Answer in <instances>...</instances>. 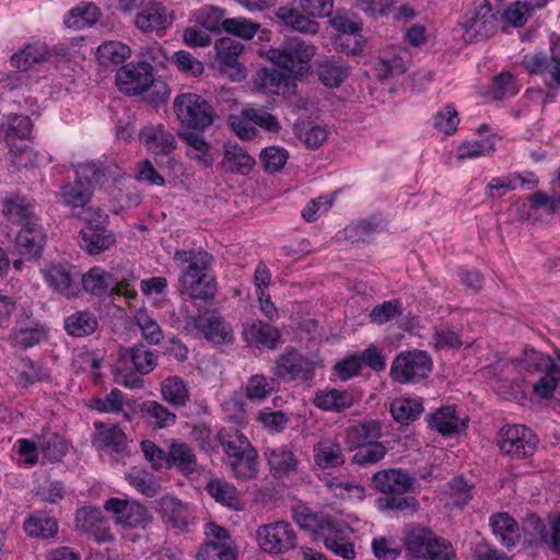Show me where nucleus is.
Here are the masks:
<instances>
[{"label": "nucleus", "mask_w": 560, "mask_h": 560, "mask_svg": "<svg viewBox=\"0 0 560 560\" xmlns=\"http://www.w3.org/2000/svg\"><path fill=\"white\" fill-rule=\"evenodd\" d=\"M131 49L118 40L104 42L97 47L96 57L103 67L118 66L130 57Z\"/></svg>", "instance_id": "4d7b16f0"}, {"label": "nucleus", "mask_w": 560, "mask_h": 560, "mask_svg": "<svg viewBox=\"0 0 560 560\" xmlns=\"http://www.w3.org/2000/svg\"><path fill=\"white\" fill-rule=\"evenodd\" d=\"M98 8L93 3L75 7L67 13L63 24L68 28L83 30L93 26L98 20Z\"/></svg>", "instance_id": "052dcab7"}, {"label": "nucleus", "mask_w": 560, "mask_h": 560, "mask_svg": "<svg viewBox=\"0 0 560 560\" xmlns=\"http://www.w3.org/2000/svg\"><path fill=\"white\" fill-rule=\"evenodd\" d=\"M126 479L131 487L148 498L155 497L161 489L156 477L145 469H133L126 475Z\"/></svg>", "instance_id": "0e129e2a"}, {"label": "nucleus", "mask_w": 560, "mask_h": 560, "mask_svg": "<svg viewBox=\"0 0 560 560\" xmlns=\"http://www.w3.org/2000/svg\"><path fill=\"white\" fill-rule=\"evenodd\" d=\"M69 265L56 264L45 270V279L48 284L61 295L70 299L77 298L80 293L78 271H73Z\"/></svg>", "instance_id": "a878e982"}, {"label": "nucleus", "mask_w": 560, "mask_h": 560, "mask_svg": "<svg viewBox=\"0 0 560 560\" xmlns=\"http://www.w3.org/2000/svg\"><path fill=\"white\" fill-rule=\"evenodd\" d=\"M197 458L194 450L184 442H173L167 451V468L176 467L182 474L190 475L196 470Z\"/></svg>", "instance_id": "49530a36"}, {"label": "nucleus", "mask_w": 560, "mask_h": 560, "mask_svg": "<svg viewBox=\"0 0 560 560\" xmlns=\"http://www.w3.org/2000/svg\"><path fill=\"white\" fill-rule=\"evenodd\" d=\"M245 342L259 350H275L281 340V331L276 326L258 319H247L242 325Z\"/></svg>", "instance_id": "4be33fe9"}, {"label": "nucleus", "mask_w": 560, "mask_h": 560, "mask_svg": "<svg viewBox=\"0 0 560 560\" xmlns=\"http://www.w3.org/2000/svg\"><path fill=\"white\" fill-rule=\"evenodd\" d=\"M33 127L28 116L10 114L5 117V121L0 122V141L11 147L15 139H28Z\"/></svg>", "instance_id": "ea45409f"}, {"label": "nucleus", "mask_w": 560, "mask_h": 560, "mask_svg": "<svg viewBox=\"0 0 560 560\" xmlns=\"http://www.w3.org/2000/svg\"><path fill=\"white\" fill-rule=\"evenodd\" d=\"M49 51L45 45L27 44L11 57V65L22 72L27 71L36 63L49 59Z\"/></svg>", "instance_id": "8fccbe9b"}, {"label": "nucleus", "mask_w": 560, "mask_h": 560, "mask_svg": "<svg viewBox=\"0 0 560 560\" xmlns=\"http://www.w3.org/2000/svg\"><path fill=\"white\" fill-rule=\"evenodd\" d=\"M276 383V377H267L261 373L253 374L244 386V395L249 401L260 402L272 394Z\"/></svg>", "instance_id": "bf43d9fd"}, {"label": "nucleus", "mask_w": 560, "mask_h": 560, "mask_svg": "<svg viewBox=\"0 0 560 560\" xmlns=\"http://www.w3.org/2000/svg\"><path fill=\"white\" fill-rule=\"evenodd\" d=\"M154 82V69L147 61L129 62L118 69L116 83L127 95H139Z\"/></svg>", "instance_id": "ddd939ff"}, {"label": "nucleus", "mask_w": 560, "mask_h": 560, "mask_svg": "<svg viewBox=\"0 0 560 560\" xmlns=\"http://www.w3.org/2000/svg\"><path fill=\"white\" fill-rule=\"evenodd\" d=\"M34 439L38 440L39 451L49 463H60L67 455L68 443L60 433L44 428Z\"/></svg>", "instance_id": "e433bc0d"}, {"label": "nucleus", "mask_w": 560, "mask_h": 560, "mask_svg": "<svg viewBox=\"0 0 560 560\" xmlns=\"http://www.w3.org/2000/svg\"><path fill=\"white\" fill-rule=\"evenodd\" d=\"M140 412L144 421L155 430L173 427L177 420L175 412L155 400H144L140 405Z\"/></svg>", "instance_id": "c03bdc74"}, {"label": "nucleus", "mask_w": 560, "mask_h": 560, "mask_svg": "<svg viewBox=\"0 0 560 560\" xmlns=\"http://www.w3.org/2000/svg\"><path fill=\"white\" fill-rule=\"evenodd\" d=\"M529 521L534 529L540 535L541 540L551 550L560 553V515L550 520V529H547L544 521L537 515H532Z\"/></svg>", "instance_id": "338daca9"}, {"label": "nucleus", "mask_w": 560, "mask_h": 560, "mask_svg": "<svg viewBox=\"0 0 560 560\" xmlns=\"http://www.w3.org/2000/svg\"><path fill=\"white\" fill-rule=\"evenodd\" d=\"M108 215L86 220L80 231V246L90 255H98L115 244V234L107 229Z\"/></svg>", "instance_id": "4468645a"}, {"label": "nucleus", "mask_w": 560, "mask_h": 560, "mask_svg": "<svg viewBox=\"0 0 560 560\" xmlns=\"http://www.w3.org/2000/svg\"><path fill=\"white\" fill-rule=\"evenodd\" d=\"M2 214L14 226H22L40 220L37 203L31 196L21 192H10L2 200Z\"/></svg>", "instance_id": "dca6fc26"}, {"label": "nucleus", "mask_w": 560, "mask_h": 560, "mask_svg": "<svg viewBox=\"0 0 560 560\" xmlns=\"http://www.w3.org/2000/svg\"><path fill=\"white\" fill-rule=\"evenodd\" d=\"M327 550L346 560L355 558L354 545L349 540L346 529L335 520L325 521L322 525L320 536Z\"/></svg>", "instance_id": "b1692460"}, {"label": "nucleus", "mask_w": 560, "mask_h": 560, "mask_svg": "<svg viewBox=\"0 0 560 560\" xmlns=\"http://www.w3.org/2000/svg\"><path fill=\"white\" fill-rule=\"evenodd\" d=\"M160 392L162 399L176 409L186 407L190 398L187 383L176 375L163 380Z\"/></svg>", "instance_id": "a18cd8bd"}, {"label": "nucleus", "mask_w": 560, "mask_h": 560, "mask_svg": "<svg viewBox=\"0 0 560 560\" xmlns=\"http://www.w3.org/2000/svg\"><path fill=\"white\" fill-rule=\"evenodd\" d=\"M218 441L223 448L228 459L240 453H255L257 450L252 445L248 438L236 428H223L218 433Z\"/></svg>", "instance_id": "79ce46f5"}, {"label": "nucleus", "mask_w": 560, "mask_h": 560, "mask_svg": "<svg viewBox=\"0 0 560 560\" xmlns=\"http://www.w3.org/2000/svg\"><path fill=\"white\" fill-rule=\"evenodd\" d=\"M316 363L294 347L288 346L275 361L271 372L278 381L310 382L315 377Z\"/></svg>", "instance_id": "6e6552de"}, {"label": "nucleus", "mask_w": 560, "mask_h": 560, "mask_svg": "<svg viewBox=\"0 0 560 560\" xmlns=\"http://www.w3.org/2000/svg\"><path fill=\"white\" fill-rule=\"evenodd\" d=\"M458 417L455 406H443L430 416V427L442 435H451L458 432Z\"/></svg>", "instance_id": "680f3d73"}, {"label": "nucleus", "mask_w": 560, "mask_h": 560, "mask_svg": "<svg viewBox=\"0 0 560 560\" xmlns=\"http://www.w3.org/2000/svg\"><path fill=\"white\" fill-rule=\"evenodd\" d=\"M173 109L182 126L197 131H203L210 127L217 116L209 101L191 92L176 95L173 101Z\"/></svg>", "instance_id": "39448f33"}, {"label": "nucleus", "mask_w": 560, "mask_h": 560, "mask_svg": "<svg viewBox=\"0 0 560 560\" xmlns=\"http://www.w3.org/2000/svg\"><path fill=\"white\" fill-rule=\"evenodd\" d=\"M158 512L167 527L179 532H187L195 518L190 504L171 495L160 499Z\"/></svg>", "instance_id": "5701e85b"}, {"label": "nucleus", "mask_w": 560, "mask_h": 560, "mask_svg": "<svg viewBox=\"0 0 560 560\" xmlns=\"http://www.w3.org/2000/svg\"><path fill=\"white\" fill-rule=\"evenodd\" d=\"M313 404L324 411L342 412L353 406V395L348 390L326 387L316 392Z\"/></svg>", "instance_id": "58836bf2"}, {"label": "nucleus", "mask_w": 560, "mask_h": 560, "mask_svg": "<svg viewBox=\"0 0 560 560\" xmlns=\"http://www.w3.org/2000/svg\"><path fill=\"white\" fill-rule=\"evenodd\" d=\"M124 402V393L118 388H112L105 397L94 396L86 401L85 406L100 413H119L122 411Z\"/></svg>", "instance_id": "69168bd1"}, {"label": "nucleus", "mask_w": 560, "mask_h": 560, "mask_svg": "<svg viewBox=\"0 0 560 560\" xmlns=\"http://www.w3.org/2000/svg\"><path fill=\"white\" fill-rule=\"evenodd\" d=\"M22 528L30 538L50 540L58 535L59 522L45 510H34L25 517Z\"/></svg>", "instance_id": "cd10ccee"}, {"label": "nucleus", "mask_w": 560, "mask_h": 560, "mask_svg": "<svg viewBox=\"0 0 560 560\" xmlns=\"http://www.w3.org/2000/svg\"><path fill=\"white\" fill-rule=\"evenodd\" d=\"M402 311V303L399 299L386 300L371 310L369 320L371 324L382 326L401 316Z\"/></svg>", "instance_id": "774afa93"}, {"label": "nucleus", "mask_w": 560, "mask_h": 560, "mask_svg": "<svg viewBox=\"0 0 560 560\" xmlns=\"http://www.w3.org/2000/svg\"><path fill=\"white\" fill-rule=\"evenodd\" d=\"M266 456L270 474L275 479L289 478L300 471L301 460L289 445L270 448Z\"/></svg>", "instance_id": "bb28decb"}, {"label": "nucleus", "mask_w": 560, "mask_h": 560, "mask_svg": "<svg viewBox=\"0 0 560 560\" xmlns=\"http://www.w3.org/2000/svg\"><path fill=\"white\" fill-rule=\"evenodd\" d=\"M228 19L229 18H225L224 10L213 5H205L200 8L196 14L197 24L203 30L214 34L224 32L225 21Z\"/></svg>", "instance_id": "e2e57ef3"}, {"label": "nucleus", "mask_w": 560, "mask_h": 560, "mask_svg": "<svg viewBox=\"0 0 560 560\" xmlns=\"http://www.w3.org/2000/svg\"><path fill=\"white\" fill-rule=\"evenodd\" d=\"M47 242V232L42 220L30 222L19 228L15 247L26 259L39 258Z\"/></svg>", "instance_id": "412c9836"}, {"label": "nucleus", "mask_w": 560, "mask_h": 560, "mask_svg": "<svg viewBox=\"0 0 560 560\" xmlns=\"http://www.w3.org/2000/svg\"><path fill=\"white\" fill-rule=\"evenodd\" d=\"M371 488L382 493L375 499L378 512L392 516H413L420 509L418 499L409 493L415 486V478L401 468H387L373 474Z\"/></svg>", "instance_id": "f257e3e1"}, {"label": "nucleus", "mask_w": 560, "mask_h": 560, "mask_svg": "<svg viewBox=\"0 0 560 560\" xmlns=\"http://www.w3.org/2000/svg\"><path fill=\"white\" fill-rule=\"evenodd\" d=\"M207 541L197 553L198 560H235V555L229 545V532L215 524L208 523L206 526Z\"/></svg>", "instance_id": "a211bd4d"}, {"label": "nucleus", "mask_w": 560, "mask_h": 560, "mask_svg": "<svg viewBox=\"0 0 560 560\" xmlns=\"http://www.w3.org/2000/svg\"><path fill=\"white\" fill-rule=\"evenodd\" d=\"M316 54V47L300 37H287L277 48L268 50V59L278 68L293 74L296 79L306 75L310 62Z\"/></svg>", "instance_id": "20e7f679"}, {"label": "nucleus", "mask_w": 560, "mask_h": 560, "mask_svg": "<svg viewBox=\"0 0 560 560\" xmlns=\"http://www.w3.org/2000/svg\"><path fill=\"white\" fill-rule=\"evenodd\" d=\"M432 368V359L425 351H402L393 360L389 376L399 384L419 383L428 377Z\"/></svg>", "instance_id": "0eeeda50"}, {"label": "nucleus", "mask_w": 560, "mask_h": 560, "mask_svg": "<svg viewBox=\"0 0 560 560\" xmlns=\"http://www.w3.org/2000/svg\"><path fill=\"white\" fill-rule=\"evenodd\" d=\"M80 279L82 288L91 295L97 298L110 296L114 276L104 268L94 266L89 269V271L81 275Z\"/></svg>", "instance_id": "4c0bfd02"}, {"label": "nucleus", "mask_w": 560, "mask_h": 560, "mask_svg": "<svg viewBox=\"0 0 560 560\" xmlns=\"http://www.w3.org/2000/svg\"><path fill=\"white\" fill-rule=\"evenodd\" d=\"M256 539L261 550L277 555L294 549L298 537L290 523L278 521L260 525L256 533Z\"/></svg>", "instance_id": "9b49d317"}, {"label": "nucleus", "mask_w": 560, "mask_h": 560, "mask_svg": "<svg viewBox=\"0 0 560 560\" xmlns=\"http://www.w3.org/2000/svg\"><path fill=\"white\" fill-rule=\"evenodd\" d=\"M104 510L114 515L115 523L122 528H145L151 522L147 508L137 501L120 498H109L104 503Z\"/></svg>", "instance_id": "f8f14e48"}, {"label": "nucleus", "mask_w": 560, "mask_h": 560, "mask_svg": "<svg viewBox=\"0 0 560 560\" xmlns=\"http://www.w3.org/2000/svg\"><path fill=\"white\" fill-rule=\"evenodd\" d=\"M158 365V354L143 343L128 348L118 359L114 370V381L129 389L144 386L143 375L151 373Z\"/></svg>", "instance_id": "7ed1b4c3"}, {"label": "nucleus", "mask_w": 560, "mask_h": 560, "mask_svg": "<svg viewBox=\"0 0 560 560\" xmlns=\"http://www.w3.org/2000/svg\"><path fill=\"white\" fill-rule=\"evenodd\" d=\"M353 453L351 462L359 467H370L383 460L388 448L382 442L366 443L358 447H350Z\"/></svg>", "instance_id": "5fc2aeb1"}, {"label": "nucleus", "mask_w": 560, "mask_h": 560, "mask_svg": "<svg viewBox=\"0 0 560 560\" xmlns=\"http://www.w3.org/2000/svg\"><path fill=\"white\" fill-rule=\"evenodd\" d=\"M535 369L545 371V374L533 385L534 394L542 399L552 397L555 389L560 385V366L549 355H540Z\"/></svg>", "instance_id": "7c9ffc66"}, {"label": "nucleus", "mask_w": 560, "mask_h": 560, "mask_svg": "<svg viewBox=\"0 0 560 560\" xmlns=\"http://www.w3.org/2000/svg\"><path fill=\"white\" fill-rule=\"evenodd\" d=\"M495 151V141L493 136H487L481 139L466 140L460 143L456 151L458 160H475L481 156L491 155Z\"/></svg>", "instance_id": "13d9d810"}, {"label": "nucleus", "mask_w": 560, "mask_h": 560, "mask_svg": "<svg viewBox=\"0 0 560 560\" xmlns=\"http://www.w3.org/2000/svg\"><path fill=\"white\" fill-rule=\"evenodd\" d=\"M92 195L90 187L83 186L80 180L63 185L59 192L61 203L68 207L71 213L77 217H81V213L85 211Z\"/></svg>", "instance_id": "c9c22d12"}, {"label": "nucleus", "mask_w": 560, "mask_h": 560, "mask_svg": "<svg viewBox=\"0 0 560 560\" xmlns=\"http://www.w3.org/2000/svg\"><path fill=\"white\" fill-rule=\"evenodd\" d=\"M256 164V160L247 153L238 143L224 144L222 165L226 172L240 175H248Z\"/></svg>", "instance_id": "f704fd0d"}, {"label": "nucleus", "mask_w": 560, "mask_h": 560, "mask_svg": "<svg viewBox=\"0 0 560 560\" xmlns=\"http://www.w3.org/2000/svg\"><path fill=\"white\" fill-rule=\"evenodd\" d=\"M314 464L320 469H336L343 466L346 456L339 442L320 440L313 446Z\"/></svg>", "instance_id": "72a5a7b5"}, {"label": "nucleus", "mask_w": 560, "mask_h": 560, "mask_svg": "<svg viewBox=\"0 0 560 560\" xmlns=\"http://www.w3.org/2000/svg\"><path fill=\"white\" fill-rule=\"evenodd\" d=\"M74 526L78 532L97 542L113 540L108 522L102 511L95 506H83L77 510Z\"/></svg>", "instance_id": "f3484780"}, {"label": "nucleus", "mask_w": 560, "mask_h": 560, "mask_svg": "<svg viewBox=\"0 0 560 560\" xmlns=\"http://www.w3.org/2000/svg\"><path fill=\"white\" fill-rule=\"evenodd\" d=\"M92 434V446L109 455H121L127 447V436L124 430L115 423L95 421Z\"/></svg>", "instance_id": "6ab92c4d"}, {"label": "nucleus", "mask_w": 560, "mask_h": 560, "mask_svg": "<svg viewBox=\"0 0 560 560\" xmlns=\"http://www.w3.org/2000/svg\"><path fill=\"white\" fill-rule=\"evenodd\" d=\"M138 137L160 168L175 170L177 161L173 154L177 148V140L172 131L162 124L148 125L141 128Z\"/></svg>", "instance_id": "423d86ee"}, {"label": "nucleus", "mask_w": 560, "mask_h": 560, "mask_svg": "<svg viewBox=\"0 0 560 560\" xmlns=\"http://www.w3.org/2000/svg\"><path fill=\"white\" fill-rule=\"evenodd\" d=\"M218 441L223 448L228 459L240 453H255L257 450L252 445L248 438L236 428H223L218 433Z\"/></svg>", "instance_id": "37998d69"}, {"label": "nucleus", "mask_w": 560, "mask_h": 560, "mask_svg": "<svg viewBox=\"0 0 560 560\" xmlns=\"http://www.w3.org/2000/svg\"><path fill=\"white\" fill-rule=\"evenodd\" d=\"M284 70L260 68L253 80L254 86L276 95L290 94L296 88V78Z\"/></svg>", "instance_id": "393cba45"}, {"label": "nucleus", "mask_w": 560, "mask_h": 560, "mask_svg": "<svg viewBox=\"0 0 560 560\" xmlns=\"http://www.w3.org/2000/svg\"><path fill=\"white\" fill-rule=\"evenodd\" d=\"M214 48L220 70L233 82L244 80L246 77L245 68L238 62V56L244 46L230 37H223L215 42Z\"/></svg>", "instance_id": "aec40b11"}, {"label": "nucleus", "mask_w": 560, "mask_h": 560, "mask_svg": "<svg viewBox=\"0 0 560 560\" xmlns=\"http://www.w3.org/2000/svg\"><path fill=\"white\" fill-rule=\"evenodd\" d=\"M98 326L95 315L88 311H78L65 319L63 328L73 337H86L92 335Z\"/></svg>", "instance_id": "603ef678"}, {"label": "nucleus", "mask_w": 560, "mask_h": 560, "mask_svg": "<svg viewBox=\"0 0 560 560\" xmlns=\"http://www.w3.org/2000/svg\"><path fill=\"white\" fill-rule=\"evenodd\" d=\"M382 430V422L375 419H365L354 422L346 429L348 448L358 447L366 443L380 442Z\"/></svg>", "instance_id": "473e14b6"}, {"label": "nucleus", "mask_w": 560, "mask_h": 560, "mask_svg": "<svg viewBox=\"0 0 560 560\" xmlns=\"http://www.w3.org/2000/svg\"><path fill=\"white\" fill-rule=\"evenodd\" d=\"M184 329L200 331L203 338L214 345H228L233 341V328L231 324L224 318L213 312L206 316L202 315H187L184 320L179 323Z\"/></svg>", "instance_id": "9d476101"}, {"label": "nucleus", "mask_w": 560, "mask_h": 560, "mask_svg": "<svg viewBox=\"0 0 560 560\" xmlns=\"http://www.w3.org/2000/svg\"><path fill=\"white\" fill-rule=\"evenodd\" d=\"M423 410L420 398H396L390 404L392 417L400 424H409L416 421Z\"/></svg>", "instance_id": "864d4df0"}, {"label": "nucleus", "mask_w": 560, "mask_h": 560, "mask_svg": "<svg viewBox=\"0 0 560 560\" xmlns=\"http://www.w3.org/2000/svg\"><path fill=\"white\" fill-rule=\"evenodd\" d=\"M135 23L144 33L163 31L172 25L173 16L164 4L153 2L137 14Z\"/></svg>", "instance_id": "2f4dec72"}, {"label": "nucleus", "mask_w": 560, "mask_h": 560, "mask_svg": "<svg viewBox=\"0 0 560 560\" xmlns=\"http://www.w3.org/2000/svg\"><path fill=\"white\" fill-rule=\"evenodd\" d=\"M49 337V327L38 318L23 316L19 318L11 331L13 347L27 350L45 342Z\"/></svg>", "instance_id": "2eb2a0df"}, {"label": "nucleus", "mask_w": 560, "mask_h": 560, "mask_svg": "<svg viewBox=\"0 0 560 560\" xmlns=\"http://www.w3.org/2000/svg\"><path fill=\"white\" fill-rule=\"evenodd\" d=\"M436 536L429 527L411 526L406 530L404 538L406 550L415 558H423Z\"/></svg>", "instance_id": "de8ad7c7"}, {"label": "nucleus", "mask_w": 560, "mask_h": 560, "mask_svg": "<svg viewBox=\"0 0 560 560\" xmlns=\"http://www.w3.org/2000/svg\"><path fill=\"white\" fill-rule=\"evenodd\" d=\"M212 256L203 250L177 249L174 261L178 266L187 264L179 276L183 290L194 300H212L217 292L215 279L208 273Z\"/></svg>", "instance_id": "f03ea898"}, {"label": "nucleus", "mask_w": 560, "mask_h": 560, "mask_svg": "<svg viewBox=\"0 0 560 560\" xmlns=\"http://www.w3.org/2000/svg\"><path fill=\"white\" fill-rule=\"evenodd\" d=\"M233 476L241 481H249L258 475V452L240 453L228 459Z\"/></svg>", "instance_id": "6e6d98bb"}, {"label": "nucleus", "mask_w": 560, "mask_h": 560, "mask_svg": "<svg viewBox=\"0 0 560 560\" xmlns=\"http://www.w3.org/2000/svg\"><path fill=\"white\" fill-rule=\"evenodd\" d=\"M538 443V435L524 424L504 425L499 433L498 440L501 453L516 459L533 456Z\"/></svg>", "instance_id": "1a4fd4ad"}, {"label": "nucleus", "mask_w": 560, "mask_h": 560, "mask_svg": "<svg viewBox=\"0 0 560 560\" xmlns=\"http://www.w3.org/2000/svg\"><path fill=\"white\" fill-rule=\"evenodd\" d=\"M206 491L215 502L229 509L235 511L242 509L237 490L233 483L223 479H212L207 483Z\"/></svg>", "instance_id": "3c124183"}, {"label": "nucleus", "mask_w": 560, "mask_h": 560, "mask_svg": "<svg viewBox=\"0 0 560 560\" xmlns=\"http://www.w3.org/2000/svg\"><path fill=\"white\" fill-rule=\"evenodd\" d=\"M489 525L503 547L511 549L518 544L521 538L518 523L508 512L492 514L489 517Z\"/></svg>", "instance_id": "c85d7f7f"}, {"label": "nucleus", "mask_w": 560, "mask_h": 560, "mask_svg": "<svg viewBox=\"0 0 560 560\" xmlns=\"http://www.w3.org/2000/svg\"><path fill=\"white\" fill-rule=\"evenodd\" d=\"M315 73L327 88H339L349 75V69L335 56L322 57L315 61Z\"/></svg>", "instance_id": "c756f323"}, {"label": "nucleus", "mask_w": 560, "mask_h": 560, "mask_svg": "<svg viewBox=\"0 0 560 560\" xmlns=\"http://www.w3.org/2000/svg\"><path fill=\"white\" fill-rule=\"evenodd\" d=\"M218 441L223 448L228 459L240 453H255L257 450L252 445L248 438L236 428H223L218 433Z\"/></svg>", "instance_id": "a19ab883"}, {"label": "nucleus", "mask_w": 560, "mask_h": 560, "mask_svg": "<svg viewBox=\"0 0 560 560\" xmlns=\"http://www.w3.org/2000/svg\"><path fill=\"white\" fill-rule=\"evenodd\" d=\"M276 18L285 26L300 33L316 34L319 30V24L316 21L303 15L296 8L280 7L276 12Z\"/></svg>", "instance_id": "09e8293b"}]
</instances>
